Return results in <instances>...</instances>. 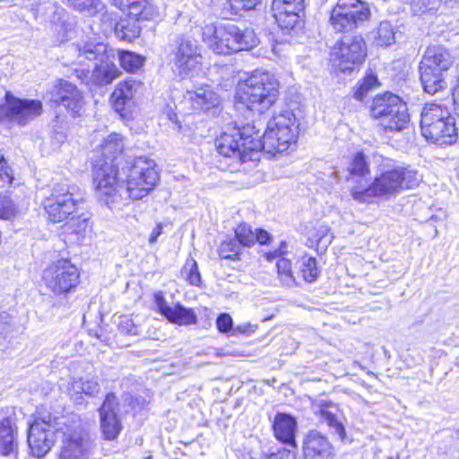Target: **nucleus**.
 Returning <instances> with one entry per match:
<instances>
[{
	"label": "nucleus",
	"instance_id": "nucleus-1",
	"mask_svg": "<svg viewBox=\"0 0 459 459\" xmlns=\"http://www.w3.org/2000/svg\"><path fill=\"white\" fill-rule=\"evenodd\" d=\"M158 181L155 161L145 157L135 158L130 166L121 169L105 162L93 171L96 195L109 209L142 199Z\"/></svg>",
	"mask_w": 459,
	"mask_h": 459
},
{
	"label": "nucleus",
	"instance_id": "nucleus-2",
	"mask_svg": "<svg viewBox=\"0 0 459 459\" xmlns=\"http://www.w3.org/2000/svg\"><path fill=\"white\" fill-rule=\"evenodd\" d=\"M362 179L351 189L352 198L359 203L370 204L376 198L389 199L405 189L418 186L420 178L417 172L397 166L387 158H383L373 181L362 183Z\"/></svg>",
	"mask_w": 459,
	"mask_h": 459
},
{
	"label": "nucleus",
	"instance_id": "nucleus-3",
	"mask_svg": "<svg viewBox=\"0 0 459 459\" xmlns=\"http://www.w3.org/2000/svg\"><path fill=\"white\" fill-rule=\"evenodd\" d=\"M113 52L103 42L92 39H82L66 48V54L73 64L88 65L89 62H95L91 79L99 85L112 82L121 74L113 62Z\"/></svg>",
	"mask_w": 459,
	"mask_h": 459
},
{
	"label": "nucleus",
	"instance_id": "nucleus-4",
	"mask_svg": "<svg viewBox=\"0 0 459 459\" xmlns=\"http://www.w3.org/2000/svg\"><path fill=\"white\" fill-rule=\"evenodd\" d=\"M279 98V83L267 72H254L247 79L240 81L235 91L237 108H246L250 111L264 113Z\"/></svg>",
	"mask_w": 459,
	"mask_h": 459
},
{
	"label": "nucleus",
	"instance_id": "nucleus-5",
	"mask_svg": "<svg viewBox=\"0 0 459 459\" xmlns=\"http://www.w3.org/2000/svg\"><path fill=\"white\" fill-rule=\"evenodd\" d=\"M203 41L214 53L229 55L255 47L258 39L252 30H240L232 23H209L202 28Z\"/></svg>",
	"mask_w": 459,
	"mask_h": 459
},
{
	"label": "nucleus",
	"instance_id": "nucleus-6",
	"mask_svg": "<svg viewBox=\"0 0 459 459\" xmlns=\"http://www.w3.org/2000/svg\"><path fill=\"white\" fill-rule=\"evenodd\" d=\"M420 126L422 136L432 143L451 145L457 140L455 119L444 104L427 102L421 109Z\"/></svg>",
	"mask_w": 459,
	"mask_h": 459
},
{
	"label": "nucleus",
	"instance_id": "nucleus-7",
	"mask_svg": "<svg viewBox=\"0 0 459 459\" xmlns=\"http://www.w3.org/2000/svg\"><path fill=\"white\" fill-rule=\"evenodd\" d=\"M261 143V150L271 155L282 153L295 146L299 134L297 118L290 110H283L274 115L267 123L266 130L261 136L255 132Z\"/></svg>",
	"mask_w": 459,
	"mask_h": 459
},
{
	"label": "nucleus",
	"instance_id": "nucleus-8",
	"mask_svg": "<svg viewBox=\"0 0 459 459\" xmlns=\"http://www.w3.org/2000/svg\"><path fill=\"white\" fill-rule=\"evenodd\" d=\"M255 126L242 128L230 126L216 139L218 152L225 157L233 158L239 163L256 159L261 143L255 138Z\"/></svg>",
	"mask_w": 459,
	"mask_h": 459
},
{
	"label": "nucleus",
	"instance_id": "nucleus-9",
	"mask_svg": "<svg viewBox=\"0 0 459 459\" xmlns=\"http://www.w3.org/2000/svg\"><path fill=\"white\" fill-rule=\"evenodd\" d=\"M453 57L446 48L440 46L429 47L420 63L419 73L423 90L434 95L446 88L444 73L453 65Z\"/></svg>",
	"mask_w": 459,
	"mask_h": 459
},
{
	"label": "nucleus",
	"instance_id": "nucleus-10",
	"mask_svg": "<svg viewBox=\"0 0 459 459\" xmlns=\"http://www.w3.org/2000/svg\"><path fill=\"white\" fill-rule=\"evenodd\" d=\"M82 200V195L77 186L60 183L53 186L42 205L48 220L57 223L77 212V206Z\"/></svg>",
	"mask_w": 459,
	"mask_h": 459
},
{
	"label": "nucleus",
	"instance_id": "nucleus-11",
	"mask_svg": "<svg viewBox=\"0 0 459 459\" xmlns=\"http://www.w3.org/2000/svg\"><path fill=\"white\" fill-rule=\"evenodd\" d=\"M201 48L197 41L188 37L178 39L171 51L173 72L182 80L193 79L202 71Z\"/></svg>",
	"mask_w": 459,
	"mask_h": 459
},
{
	"label": "nucleus",
	"instance_id": "nucleus-12",
	"mask_svg": "<svg viewBox=\"0 0 459 459\" xmlns=\"http://www.w3.org/2000/svg\"><path fill=\"white\" fill-rule=\"evenodd\" d=\"M43 285L55 296H66L80 282L77 267L68 259L50 264L42 273Z\"/></svg>",
	"mask_w": 459,
	"mask_h": 459
},
{
	"label": "nucleus",
	"instance_id": "nucleus-13",
	"mask_svg": "<svg viewBox=\"0 0 459 459\" xmlns=\"http://www.w3.org/2000/svg\"><path fill=\"white\" fill-rule=\"evenodd\" d=\"M370 16L367 3L360 0H338L333 7L329 22L337 32H349L361 26Z\"/></svg>",
	"mask_w": 459,
	"mask_h": 459
},
{
	"label": "nucleus",
	"instance_id": "nucleus-14",
	"mask_svg": "<svg viewBox=\"0 0 459 459\" xmlns=\"http://www.w3.org/2000/svg\"><path fill=\"white\" fill-rule=\"evenodd\" d=\"M60 424L50 414L36 418L30 424L27 441L34 457L42 458L50 451L55 443V434L60 431Z\"/></svg>",
	"mask_w": 459,
	"mask_h": 459
},
{
	"label": "nucleus",
	"instance_id": "nucleus-15",
	"mask_svg": "<svg viewBox=\"0 0 459 459\" xmlns=\"http://www.w3.org/2000/svg\"><path fill=\"white\" fill-rule=\"evenodd\" d=\"M366 56V44L361 37H343L331 51V61L341 72L359 66Z\"/></svg>",
	"mask_w": 459,
	"mask_h": 459
},
{
	"label": "nucleus",
	"instance_id": "nucleus-16",
	"mask_svg": "<svg viewBox=\"0 0 459 459\" xmlns=\"http://www.w3.org/2000/svg\"><path fill=\"white\" fill-rule=\"evenodd\" d=\"M42 112V103L36 100L19 99L7 91L0 102V120L6 118L18 125H26Z\"/></svg>",
	"mask_w": 459,
	"mask_h": 459
},
{
	"label": "nucleus",
	"instance_id": "nucleus-17",
	"mask_svg": "<svg viewBox=\"0 0 459 459\" xmlns=\"http://www.w3.org/2000/svg\"><path fill=\"white\" fill-rule=\"evenodd\" d=\"M49 100L55 105L63 107L74 117L80 116L84 105L82 92L76 85L63 79L51 87Z\"/></svg>",
	"mask_w": 459,
	"mask_h": 459
},
{
	"label": "nucleus",
	"instance_id": "nucleus-18",
	"mask_svg": "<svg viewBox=\"0 0 459 459\" xmlns=\"http://www.w3.org/2000/svg\"><path fill=\"white\" fill-rule=\"evenodd\" d=\"M273 427L275 437L292 447V450H279L277 453L271 454L266 459H296L295 450L297 445L295 442V433L297 422L295 419L284 413H278L274 418Z\"/></svg>",
	"mask_w": 459,
	"mask_h": 459
},
{
	"label": "nucleus",
	"instance_id": "nucleus-19",
	"mask_svg": "<svg viewBox=\"0 0 459 459\" xmlns=\"http://www.w3.org/2000/svg\"><path fill=\"white\" fill-rule=\"evenodd\" d=\"M143 83L136 80H125L117 84L111 94V103L114 110L122 118L131 117L135 106L134 99L140 93Z\"/></svg>",
	"mask_w": 459,
	"mask_h": 459
},
{
	"label": "nucleus",
	"instance_id": "nucleus-20",
	"mask_svg": "<svg viewBox=\"0 0 459 459\" xmlns=\"http://www.w3.org/2000/svg\"><path fill=\"white\" fill-rule=\"evenodd\" d=\"M119 402L116 395L109 393L99 409L100 430L105 439H116L123 429L121 419L118 416Z\"/></svg>",
	"mask_w": 459,
	"mask_h": 459
},
{
	"label": "nucleus",
	"instance_id": "nucleus-21",
	"mask_svg": "<svg viewBox=\"0 0 459 459\" xmlns=\"http://www.w3.org/2000/svg\"><path fill=\"white\" fill-rule=\"evenodd\" d=\"M63 433L62 447L58 459H88L92 444L84 438L76 428L65 429L60 428Z\"/></svg>",
	"mask_w": 459,
	"mask_h": 459
},
{
	"label": "nucleus",
	"instance_id": "nucleus-22",
	"mask_svg": "<svg viewBox=\"0 0 459 459\" xmlns=\"http://www.w3.org/2000/svg\"><path fill=\"white\" fill-rule=\"evenodd\" d=\"M272 10L281 30H293L305 11V0H273Z\"/></svg>",
	"mask_w": 459,
	"mask_h": 459
},
{
	"label": "nucleus",
	"instance_id": "nucleus-23",
	"mask_svg": "<svg viewBox=\"0 0 459 459\" xmlns=\"http://www.w3.org/2000/svg\"><path fill=\"white\" fill-rule=\"evenodd\" d=\"M305 459H333L334 449L328 438L316 430L309 431L303 439Z\"/></svg>",
	"mask_w": 459,
	"mask_h": 459
},
{
	"label": "nucleus",
	"instance_id": "nucleus-24",
	"mask_svg": "<svg viewBox=\"0 0 459 459\" xmlns=\"http://www.w3.org/2000/svg\"><path fill=\"white\" fill-rule=\"evenodd\" d=\"M154 302L159 312L171 323L188 325L197 321V316L192 308H186L179 303L173 307L169 306L161 292L154 295Z\"/></svg>",
	"mask_w": 459,
	"mask_h": 459
},
{
	"label": "nucleus",
	"instance_id": "nucleus-25",
	"mask_svg": "<svg viewBox=\"0 0 459 459\" xmlns=\"http://www.w3.org/2000/svg\"><path fill=\"white\" fill-rule=\"evenodd\" d=\"M184 100L195 111H205L217 107L220 103L219 95L209 85H203L195 90L187 91Z\"/></svg>",
	"mask_w": 459,
	"mask_h": 459
},
{
	"label": "nucleus",
	"instance_id": "nucleus-26",
	"mask_svg": "<svg viewBox=\"0 0 459 459\" xmlns=\"http://www.w3.org/2000/svg\"><path fill=\"white\" fill-rule=\"evenodd\" d=\"M410 122L408 108L403 100L398 103L396 108H391V111L385 114V117L380 125L385 131L400 132L407 127Z\"/></svg>",
	"mask_w": 459,
	"mask_h": 459
},
{
	"label": "nucleus",
	"instance_id": "nucleus-27",
	"mask_svg": "<svg viewBox=\"0 0 459 459\" xmlns=\"http://www.w3.org/2000/svg\"><path fill=\"white\" fill-rule=\"evenodd\" d=\"M16 424L11 417L0 421V455H9L14 453L17 445L15 442Z\"/></svg>",
	"mask_w": 459,
	"mask_h": 459
},
{
	"label": "nucleus",
	"instance_id": "nucleus-28",
	"mask_svg": "<svg viewBox=\"0 0 459 459\" xmlns=\"http://www.w3.org/2000/svg\"><path fill=\"white\" fill-rule=\"evenodd\" d=\"M403 100L394 94L385 92L383 95L376 96L370 106L371 117L378 119L379 123L385 117V114L391 111V108H396Z\"/></svg>",
	"mask_w": 459,
	"mask_h": 459
},
{
	"label": "nucleus",
	"instance_id": "nucleus-29",
	"mask_svg": "<svg viewBox=\"0 0 459 459\" xmlns=\"http://www.w3.org/2000/svg\"><path fill=\"white\" fill-rule=\"evenodd\" d=\"M124 139L122 135L118 134H110L108 137H106L101 144L102 154L105 157V160L101 163L95 164L93 169L98 166L108 162V164L114 165L113 161L117 158L118 154L123 152L124 149ZM94 170H92L93 172Z\"/></svg>",
	"mask_w": 459,
	"mask_h": 459
},
{
	"label": "nucleus",
	"instance_id": "nucleus-30",
	"mask_svg": "<svg viewBox=\"0 0 459 459\" xmlns=\"http://www.w3.org/2000/svg\"><path fill=\"white\" fill-rule=\"evenodd\" d=\"M119 8L136 21L149 20L152 15V8L146 0H122Z\"/></svg>",
	"mask_w": 459,
	"mask_h": 459
},
{
	"label": "nucleus",
	"instance_id": "nucleus-31",
	"mask_svg": "<svg viewBox=\"0 0 459 459\" xmlns=\"http://www.w3.org/2000/svg\"><path fill=\"white\" fill-rule=\"evenodd\" d=\"M397 27L389 21H382L378 27L371 32L374 43L381 47H388L395 42Z\"/></svg>",
	"mask_w": 459,
	"mask_h": 459
},
{
	"label": "nucleus",
	"instance_id": "nucleus-32",
	"mask_svg": "<svg viewBox=\"0 0 459 459\" xmlns=\"http://www.w3.org/2000/svg\"><path fill=\"white\" fill-rule=\"evenodd\" d=\"M120 65L129 73L139 70L145 62V57L134 52L117 50Z\"/></svg>",
	"mask_w": 459,
	"mask_h": 459
},
{
	"label": "nucleus",
	"instance_id": "nucleus-33",
	"mask_svg": "<svg viewBox=\"0 0 459 459\" xmlns=\"http://www.w3.org/2000/svg\"><path fill=\"white\" fill-rule=\"evenodd\" d=\"M67 3L86 16H95L104 10L100 0H67Z\"/></svg>",
	"mask_w": 459,
	"mask_h": 459
},
{
	"label": "nucleus",
	"instance_id": "nucleus-34",
	"mask_svg": "<svg viewBox=\"0 0 459 459\" xmlns=\"http://www.w3.org/2000/svg\"><path fill=\"white\" fill-rule=\"evenodd\" d=\"M278 279L281 286L292 288L297 285L292 273L291 263L289 259L281 257L276 263Z\"/></svg>",
	"mask_w": 459,
	"mask_h": 459
},
{
	"label": "nucleus",
	"instance_id": "nucleus-35",
	"mask_svg": "<svg viewBox=\"0 0 459 459\" xmlns=\"http://www.w3.org/2000/svg\"><path fill=\"white\" fill-rule=\"evenodd\" d=\"M348 169L351 176L359 177V181L362 179L363 184L368 183L365 177L369 174L370 170L363 152H357L354 155Z\"/></svg>",
	"mask_w": 459,
	"mask_h": 459
},
{
	"label": "nucleus",
	"instance_id": "nucleus-36",
	"mask_svg": "<svg viewBox=\"0 0 459 459\" xmlns=\"http://www.w3.org/2000/svg\"><path fill=\"white\" fill-rule=\"evenodd\" d=\"M299 272L305 281H315L319 275L316 259L307 255L302 256L299 262Z\"/></svg>",
	"mask_w": 459,
	"mask_h": 459
},
{
	"label": "nucleus",
	"instance_id": "nucleus-37",
	"mask_svg": "<svg viewBox=\"0 0 459 459\" xmlns=\"http://www.w3.org/2000/svg\"><path fill=\"white\" fill-rule=\"evenodd\" d=\"M181 275L191 286L200 287L202 284V278L197 263L192 257L186 260L181 270Z\"/></svg>",
	"mask_w": 459,
	"mask_h": 459
},
{
	"label": "nucleus",
	"instance_id": "nucleus-38",
	"mask_svg": "<svg viewBox=\"0 0 459 459\" xmlns=\"http://www.w3.org/2000/svg\"><path fill=\"white\" fill-rule=\"evenodd\" d=\"M315 413L319 416L322 422H325L330 429H332L341 439L345 437V429L341 422L338 421L335 415L330 411L327 408L322 407L318 411H315Z\"/></svg>",
	"mask_w": 459,
	"mask_h": 459
},
{
	"label": "nucleus",
	"instance_id": "nucleus-39",
	"mask_svg": "<svg viewBox=\"0 0 459 459\" xmlns=\"http://www.w3.org/2000/svg\"><path fill=\"white\" fill-rule=\"evenodd\" d=\"M379 85L377 77L373 73H368L360 80L355 88L354 98L362 100L367 94Z\"/></svg>",
	"mask_w": 459,
	"mask_h": 459
},
{
	"label": "nucleus",
	"instance_id": "nucleus-40",
	"mask_svg": "<svg viewBox=\"0 0 459 459\" xmlns=\"http://www.w3.org/2000/svg\"><path fill=\"white\" fill-rule=\"evenodd\" d=\"M241 247L235 238L229 237L221 243L219 255L223 259L235 260L238 258Z\"/></svg>",
	"mask_w": 459,
	"mask_h": 459
},
{
	"label": "nucleus",
	"instance_id": "nucleus-41",
	"mask_svg": "<svg viewBox=\"0 0 459 459\" xmlns=\"http://www.w3.org/2000/svg\"><path fill=\"white\" fill-rule=\"evenodd\" d=\"M72 389L75 393H83L90 396H94L100 392V385L94 378H79L74 379L71 384Z\"/></svg>",
	"mask_w": 459,
	"mask_h": 459
},
{
	"label": "nucleus",
	"instance_id": "nucleus-42",
	"mask_svg": "<svg viewBox=\"0 0 459 459\" xmlns=\"http://www.w3.org/2000/svg\"><path fill=\"white\" fill-rule=\"evenodd\" d=\"M242 247H250L255 244V231L247 223H241L235 229V237Z\"/></svg>",
	"mask_w": 459,
	"mask_h": 459
},
{
	"label": "nucleus",
	"instance_id": "nucleus-43",
	"mask_svg": "<svg viewBox=\"0 0 459 459\" xmlns=\"http://www.w3.org/2000/svg\"><path fill=\"white\" fill-rule=\"evenodd\" d=\"M65 226L67 230H70L72 233L82 235L89 227V218L83 213L76 217H74L73 214L71 217H69V221Z\"/></svg>",
	"mask_w": 459,
	"mask_h": 459
},
{
	"label": "nucleus",
	"instance_id": "nucleus-44",
	"mask_svg": "<svg viewBox=\"0 0 459 459\" xmlns=\"http://www.w3.org/2000/svg\"><path fill=\"white\" fill-rule=\"evenodd\" d=\"M115 34L120 40L132 41L139 36L140 29L135 25H133L132 28H128L125 25L124 22H122L116 24Z\"/></svg>",
	"mask_w": 459,
	"mask_h": 459
},
{
	"label": "nucleus",
	"instance_id": "nucleus-45",
	"mask_svg": "<svg viewBox=\"0 0 459 459\" xmlns=\"http://www.w3.org/2000/svg\"><path fill=\"white\" fill-rule=\"evenodd\" d=\"M314 238L318 248L326 249V247L332 243L333 237L327 225L320 224L316 230Z\"/></svg>",
	"mask_w": 459,
	"mask_h": 459
},
{
	"label": "nucleus",
	"instance_id": "nucleus-46",
	"mask_svg": "<svg viewBox=\"0 0 459 459\" xmlns=\"http://www.w3.org/2000/svg\"><path fill=\"white\" fill-rule=\"evenodd\" d=\"M52 30L56 34V42L63 43L70 39L73 28L71 24H66L64 22L56 23L52 26Z\"/></svg>",
	"mask_w": 459,
	"mask_h": 459
},
{
	"label": "nucleus",
	"instance_id": "nucleus-47",
	"mask_svg": "<svg viewBox=\"0 0 459 459\" xmlns=\"http://www.w3.org/2000/svg\"><path fill=\"white\" fill-rule=\"evenodd\" d=\"M229 4L235 13L241 11L252 10L255 7L259 0H228Z\"/></svg>",
	"mask_w": 459,
	"mask_h": 459
},
{
	"label": "nucleus",
	"instance_id": "nucleus-48",
	"mask_svg": "<svg viewBox=\"0 0 459 459\" xmlns=\"http://www.w3.org/2000/svg\"><path fill=\"white\" fill-rule=\"evenodd\" d=\"M13 180L11 169L6 166V161L3 155L0 154V188L10 185Z\"/></svg>",
	"mask_w": 459,
	"mask_h": 459
},
{
	"label": "nucleus",
	"instance_id": "nucleus-49",
	"mask_svg": "<svg viewBox=\"0 0 459 459\" xmlns=\"http://www.w3.org/2000/svg\"><path fill=\"white\" fill-rule=\"evenodd\" d=\"M15 214L13 202L6 197H0V219H10Z\"/></svg>",
	"mask_w": 459,
	"mask_h": 459
},
{
	"label": "nucleus",
	"instance_id": "nucleus-50",
	"mask_svg": "<svg viewBox=\"0 0 459 459\" xmlns=\"http://www.w3.org/2000/svg\"><path fill=\"white\" fill-rule=\"evenodd\" d=\"M216 325L221 333H227L232 328V318L229 314H221L218 316Z\"/></svg>",
	"mask_w": 459,
	"mask_h": 459
},
{
	"label": "nucleus",
	"instance_id": "nucleus-51",
	"mask_svg": "<svg viewBox=\"0 0 459 459\" xmlns=\"http://www.w3.org/2000/svg\"><path fill=\"white\" fill-rule=\"evenodd\" d=\"M119 329L122 333L129 335H136L138 333L137 326L134 325L132 319L124 317L119 322Z\"/></svg>",
	"mask_w": 459,
	"mask_h": 459
},
{
	"label": "nucleus",
	"instance_id": "nucleus-52",
	"mask_svg": "<svg viewBox=\"0 0 459 459\" xmlns=\"http://www.w3.org/2000/svg\"><path fill=\"white\" fill-rule=\"evenodd\" d=\"M446 218H447L446 212L443 209H438L436 213L432 214L429 217V221L431 224H433V226L435 228V237H437L438 235L437 226L436 223H437V222L442 223L446 220Z\"/></svg>",
	"mask_w": 459,
	"mask_h": 459
},
{
	"label": "nucleus",
	"instance_id": "nucleus-53",
	"mask_svg": "<svg viewBox=\"0 0 459 459\" xmlns=\"http://www.w3.org/2000/svg\"><path fill=\"white\" fill-rule=\"evenodd\" d=\"M270 238L269 233L264 230H257L255 232V242H258L261 245L266 244Z\"/></svg>",
	"mask_w": 459,
	"mask_h": 459
},
{
	"label": "nucleus",
	"instance_id": "nucleus-54",
	"mask_svg": "<svg viewBox=\"0 0 459 459\" xmlns=\"http://www.w3.org/2000/svg\"><path fill=\"white\" fill-rule=\"evenodd\" d=\"M163 226L161 223H158L151 232L149 238V244L153 245L156 243L158 238L162 234Z\"/></svg>",
	"mask_w": 459,
	"mask_h": 459
},
{
	"label": "nucleus",
	"instance_id": "nucleus-55",
	"mask_svg": "<svg viewBox=\"0 0 459 459\" xmlns=\"http://www.w3.org/2000/svg\"><path fill=\"white\" fill-rule=\"evenodd\" d=\"M286 247L287 244L285 242H281V247L279 249L265 254L266 259L268 261H271L272 259L281 256V255L286 253Z\"/></svg>",
	"mask_w": 459,
	"mask_h": 459
},
{
	"label": "nucleus",
	"instance_id": "nucleus-56",
	"mask_svg": "<svg viewBox=\"0 0 459 459\" xmlns=\"http://www.w3.org/2000/svg\"><path fill=\"white\" fill-rule=\"evenodd\" d=\"M253 325L251 324H243L237 326V330L240 333H247Z\"/></svg>",
	"mask_w": 459,
	"mask_h": 459
},
{
	"label": "nucleus",
	"instance_id": "nucleus-57",
	"mask_svg": "<svg viewBox=\"0 0 459 459\" xmlns=\"http://www.w3.org/2000/svg\"><path fill=\"white\" fill-rule=\"evenodd\" d=\"M166 114H167V117L169 118V120H170L171 122H176L177 121V114L173 112V110L170 108H166Z\"/></svg>",
	"mask_w": 459,
	"mask_h": 459
},
{
	"label": "nucleus",
	"instance_id": "nucleus-58",
	"mask_svg": "<svg viewBox=\"0 0 459 459\" xmlns=\"http://www.w3.org/2000/svg\"><path fill=\"white\" fill-rule=\"evenodd\" d=\"M89 76V70L85 71V70H82L80 72V74L77 75V77L82 80V82L87 79Z\"/></svg>",
	"mask_w": 459,
	"mask_h": 459
},
{
	"label": "nucleus",
	"instance_id": "nucleus-59",
	"mask_svg": "<svg viewBox=\"0 0 459 459\" xmlns=\"http://www.w3.org/2000/svg\"><path fill=\"white\" fill-rule=\"evenodd\" d=\"M108 28H110L112 26V23H109V24H107L106 25Z\"/></svg>",
	"mask_w": 459,
	"mask_h": 459
},
{
	"label": "nucleus",
	"instance_id": "nucleus-60",
	"mask_svg": "<svg viewBox=\"0 0 459 459\" xmlns=\"http://www.w3.org/2000/svg\"><path fill=\"white\" fill-rule=\"evenodd\" d=\"M107 15H108V14H107L106 13H101V16H102V17H105V16H107Z\"/></svg>",
	"mask_w": 459,
	"mask_h": 459
},
{
	"label": "nucleus",
	"instance_id": "nucleus-61",
	"mask_svg": "<svg viewBox=\"0 0 459 459\" xmlns=\"http://www.w3.org/2000/svg\"><path fill=\"white\" fill-rule=\"evenodd\" d=\"M145 459H152V456H148V457H146Z\"/></svg>",
	"mask_w": 459,
	"mask_h": 459
}]
</instances>
